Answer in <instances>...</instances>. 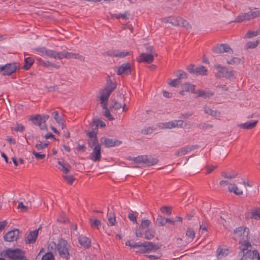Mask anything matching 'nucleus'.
<instances>
[{
	"label": "nucleus",
	"mask_w": 260,
	"mask_h": 260,
	"mask_svg": "<svg viewBox=\"0 0 260 260\" xmlns=\"http://www.w3.org/2000/svg\"><path fill=\"white\" fill-rule=\"evenodd\" d=\"M154 128L152 127H148L141 130V133L143 135L151 134L153 133Z\"/></svg>",
	"instance_id": "59"
},
{
	"label": "nucleus",
	"mask_w": 260,
	"mask_h": 260,
	"mask_svg": "<svg viewBox=\"0 0 260 260\" xmlns=\"http://www.w3.org/2000/svg\"><path fill=\"white\" fill-rule=\"evenodd\" d=\"M51 245H53L57 248L59 255L61 257L66 259H68L69 258L70 253L67 247L68 242L66 240L63 239H60L58 241L57 244L54 242H52L51 243L49 244V246H51L52 248V246Z\"/></svg>",
	"instance_id": "4"
},
{
	"label": "nucleus",
	"mask_w": 260,
	"mask_h": 260,
	"mask_svg": "<svg viewBox=\"0 0 260 260\" xmlns=\"http://www.w3.org/2000/svg\"><path fill=\"white\" fill-rule=\"evenodd\" d=\"M187 71L191 73L197 75H206L207 70L204 66L196 67L193 64H190L187 68Z\"/></svg>",
	"instance_id": "8"
},
{
	"label": "nucleus",
	"mask_w": 260,
	"mask_h": 260,
	"mask_svg": "<svg viewBox=\"0 0 260 260\" xmlns=\"http://www.w3.org/2000/svg\"><path fill=\"white\" fill-rule=\"evenodd\" d=\"M20 231L18 229H14L7 232L4 236V240L7 242L16 241L19 237Z\"/></svg>",
	"instance_id": "10"
},
{
	"label": "nucleus",
	"mask_w": 260,
	"mask_h": 260,
	"mask_svg": "<svg viewBox=\"0 0 260 260\" xmlns=\"http://www.w3.org/2000/svg\"><path fill=\"white\" fill-rule=\"evenodd\" d=\"M41 64L46 68H56V69H59V66H57L53 63H52L49 61L47 60H42L41 61Z\"/></svg>",
	"instance_id": "41"
},
{
	"label": "nucleus",
	"mask_w": 260,
	"mask_h": 260,
	"mask_svg": "<svg viewBox=\"0 0 260 260\" xmlns=\"http://www.w3.org/2000/svg\"><path fill=\"white\" fill-rule=\"evenodd\" d=\"M213 51L216 54H221L224 52L233 53V49L226 44H220L216 45L213 47Z\"/></svg>",
	"instance_id": "9"
},
{
	"label": "nucleus",
	"mask_w": 260,
	"mask_h": 260,
	"mask_svg": "<svg viewBox=\"0 0 260 260\" xmlns=\"http://www.w3.org/2000/svg\"><path fill=\"white\" fill-rule=\"evenodd\" d=\"M110 94L109 92H108L105 89H103L101 91L100 100L101 101V106L106 107V105H108V101Z\"/></svg>",
	"instance_id": "18"
},
{
	"label": "nucleus",
	"mask_w": 260,
	"mask_h": 260,
	"mask_svg": "<svg viewBox=\"0 0 260 260\" xmlns=\"http://www.w3.org/2000/svg\"><path fill=\"white\" fill-rule=\"evenodd\" d=\"M144 163L146 166H151L156 165L158 162L157 158H153L151 156L144 155Z\"/></svg>",
	"instance_id": "20"
},
{
	"label": "nucleus",
	"mask_w": 260,
	"mask_h": 260,
	"mask_svg": "<svg viewBox=\"0 0 260 260\" xmlns=\"http://www.w3.org/2000/svg\"><path fill=\"white\" fill-rule=\"evenodd\" d=\"M128 218L134 223H137V216L135 215L132 211L128 214Z\"/></svg>",
	"instance_id": "55"
},
{
	"label": "nucleus",
	"mask_w": 260,
	"mask_h": 260,
	"mask_svg": "<svg viewBox=\"0 0 260 260\" xmlns=\"http://www.w3.org/2000/svg\"><path fill=\"white\" fill-rule=\"evenodd\" d=\"M112 102L113 103V104L112 106L110 107V108H112L117 110L120 109L121 108V104L115 99L112 100Z\"/></svg>",
	"instance_id": "51"
},
{
	"label": "nucleus",
	"mask_w": 260,
	"mask_h": 260,
	"mask_svg": "<svg viewBox=\"0 0 260 260\" xmlns=\"http://www.w3.org/2000/svg\"><path fill=\"white\" fill-rule=\"evenodd\" d=\"M151 221L149 219H142L141 223V226L142 229H148L151 224Z\"/></svg>",
	"instance_id": "49"
},
{
	"label": "nucleus",
	"mask_w": 260,
	"mask_h": 260,
	"mask_svg": "<svg viewBox=\"0 0 260 260\" xmlns=\"http://www.w3.org/2000/svg\"><path fill=\"white\" fill-rule=\"evenodd\" d=\"M88 146L93 148L96 146L101 145V144L99 143V141L97 137H94L92 138H90L88 141Z\"/></svg>",
	"instance_id": "36"
},
{
	"label": "nucleus",
	"mask_w": 260,
	"mask_h": 260,
	"mask_svg": "<svg viewBox=\"0 0 260 260\" xmlns=\"http://www.w3.org/2000/svg\"><path fill=\"white\" fill-rule=\"evenodd\" d=\"M35 62V59L31 57H28L24 59V64L22 69L25 70H29Z\"/></svg>",
	"instance_id": "28"
},
{
	"label": "nucleus",
	"mask_w": 260,
	"mask_h": 260,
	"mask_svg": "<svg viewBox=\"0 0 260 260\" xmlns=\"http://www.w3.org/2000/svg\"><path fill=\"white\" fill-rule=\"evenodd\" d=\"M144 155L138 156L137 157H133L130 160H132L136 163H144Z\"/></svg>",
	"instance_id": "58"
},
{
	"label": "nucleus",
	"mask_w": 260,
	"mask_h": 260,
	"mask_svg": "<svg viewBox=\"0 0 260 260\" xmlns=\"http://www.w3.org/2000/svg\"><path fill=\"white\" fill-rule=\"evenodd\" d=\"M259 44V41L256 40L253 42H247L245 46V48L246 49H253L256 48Z\"/></svg>",
	"instance_id": "44"
},
{
	"label": "nucleus",
	"mask_w": 260,
	"mask_h": 260,
	"mask_svg": "<svg viewBox=\"0 0 260 260\" xmlns=\"http://www.w3.org/2000/svg\"><path fill=\"white\" fill-rule=\"evenodd\" d=\"M213 125L206 123H201L197 125V127L200 129H207L213 127Z\"/></svg>",
	"instance_id": "48"
},
{
	"label": "nucleus",
	"mask_w": 260,
	"mask_h": 260,
	"mask_svg": "<svg viewBox=\"0 0 260 260\" xmlns=\"http://www.w3.org/2000/svg\"><path fill=\"white\" fill-rule=\"evenodd\" d=\"M250 215V216H249V214H248L246 215V217L256 220L260 219V208L251 210Z\"/></svg>",
	"instance_id": "29"
},
{
	"label": "nucleus",
	"mask_w": 260,
	"mask_h": 260,
	"mask_svg": "<svg viewBox=\"0 0 260 260\" xmlns=\"http://www.w3.org/2000/svg\"><path fill=\"white\" fill-rule=\"evenodd\" d=\"M46 55L54 59H61L60 52H56L53 50L48 49L47 50Z\"/></svg>",
	"instance_id": "27"
},
{
	"label": "nucleus",
	"mask_w": 260,
	"mask_h": 260,
	"mask_svg": "<svg viewBox=\"0 0 260 260\" xmlns=\"http://www.w3.org/2000/svg\"><path fill=\"white\" fill-rule=\"evenodd\" d=\"M167 223L166 218L162 216L159 215L156 220V224L158 226H164Z\"/></svg>",
	"instance_id": "45"
},
{
	"label": "nucleus",
	"mask_w": 260,
	"mask_h": 260,
	"mask_svg": "<svg viewBox=\"0 0 260 260\" xmlns=\"http://www.w3.org/2000/svg\"><path fill=\"white\" fill-rule=\"evenodd\" d=\"M180 82V81L177 78H176L173 80L170 79V81L168 82V84L170 86L172 87H176L178 86Z\"/></svg>",
	"instance_id": "53"
},
{
	"label": "nucleus",
	"mask_w": 260,
	"mask_h": 260,
	"mask_svg": "<svg viewBox=\"0 0 260 260\" xmlns=\"http://www.w3.org/2000/svg\"><path fill=\"white\" fill-rule=\"evenodd\" d=\"M91 126L94 127L95 129H98V127L99 126H100L101 127H105L106 124L103 121H102L99 119H94V120L93 121V122L91 124Z\"/></svg>",
	"instance_id": "32"
},
{
	"label": "nucleus",
	"mask_w": 260,
	"mask_h": 260,
	"mask_svg": "<svg viewBox=\"0 0 260 260\" xmlns=\"http://www.w3.org/2000/svg\"><path fill=\"white\" fill-rule=\"evenodd\" d=\"M204 111L207 114L210 115L214 117H219L220 116V112L217 110H213L210 107L205 106L204 107Z\"/></svg>",
	"instance_id": "25"
},
{
	"label": "nucleus",
	"mask_w": 260,
	"mask_h": 260,
	"mask_svg": "<svg viewBox=\"0 0 260 260\" xmlns=\"http://www.w3.org/2000/svg\"><path fill=\"white\" fill-rule=\"evenodd\" d=\"M228 249L218 248L216 251V256L218 259H221L228 255Z\"/></svg>",
	"instance_id": "34"
},
{
	"label": "nucleus",
	"mask_w": 260,
	"mask_h": 260,
	"mask_svg": "<svg viewBox=\"0 0 260 260\" xmlns=\"http://www.w3.org/2000/svg\"><path fill=\"white\" fill-rule=\"evenodd\" d=\"M39 229L35 230L33 231H30L27 236L26 243H34L36 242V239L38 235Z\"/></svg>",
	"instance_id": "19"
},
{
	"label": "nucleus",
	"mask_w": 260,
	"mask_h": 260,
	"mask_svg": "<svg viewBox=\"0 0 260 260\" xmlns=\"http://www.w3.org/2000/svg\"><path fill=\"white\" fill-rule=\"evenodd\" d=\"M214 68L218 70L215 74L216 77L225 78L230 80L235 78L234 71L229 70L225 67H222L220 64H215Z\"/></svg>",
	"instance_id": "5"
},
{
	"label": "nucleus",
	"mask_w": 260,
	"mask_h": 260,
	"mask_svg": "<svg viewBox=\"0 0 260 260\" xmlns=\"http://www.w3.org/2000/svg\"><path fill=\"white\" fill-rule=\"evenodd\" d=\"M47 49L45 47H38L34 49L36 53L40 54H44L46 55V53Z\"/></svg>",
	"instance_id": "50"
},
{
	"label": "nucleus",
	"mask_w": 260,
	"mask_h": 260,
	"mask_svg": "<svg viewBox=\"0 0 260 260\" xmlns=\"http://www.w3.org/2000/svg\"><path fill=\"white\" fill-rule=\"evenodd\" d=\"M157 55V54L156 53H153V54L142 53L140 55L139 58H137V61L139 62H144L150 63L154 60V56H156Z\"/></svg>",
	"instance_id": "13"
},
{
	"label": "nucleus",
	"mask_w": 260,
	"mask_h": 260,
	"mask_svg": "<svg viewBox=\"0 0 260 260\" xmlns=\"http://www.w3.org/2000/svg\"><path fill=\"white\" fill-rule=\"evenodd\" d=\"M241 59L237 57H235L227 61L229 64H237L240 62Z\"/></svg>",
	"instance_id": "54"
},
{
	"label": "nucleus",
	"mask_w": 260,
	"mask_h": 260,
	"mask_svg": "<svg viewBox=\"0 0 260 260\" xmlns=\"http://www.w3.org/2000/svg\"><path fill=\"white\" fill-rule=\"evenodd\" d=\"M107 54L110 56L123 58L129 55L130 52L125 51H121L117 49L108 51L107 52Z\"/></svg>",
	"instance_id": "16"
},
{
	"label": "nucleus",
	"mask_w": 260,
	"mask_h": 260,
	"mask_svg": "<svg viewBox=\"0 0 260 260\" xmlns=\"http://www.w3.org/2000/svg\"><path fill=\"white\" fill-rule=\"evenodd\" d=\"M175 120L176 122V127L183 128H184L186 127V126H187L186 122H185L181 120Z\"/></svg>",
	"instance_id": "61"
},
{
	"label": "nucleus",
	"mask_w": 260,
	"mask_h": 260,
	"mask_svg": "<svg viewBox=\"0 0 260 260\" xmlns=\"http://www.w3.org/2000/svg\"><path fill=\"white\" fill-rule=\"evenodd\" d=\"M54 259V256L53 254L50 252H47L45 254H44L42 257L41 260H53Z\"/></svg>",
	"instance_id": "56"
},
{
	"label": "nucleus",
	"mask_w": 260,
	"mask_h": 260,
	"mask_svg": "<svg viewBox=\"0 0 260 260\" xmlns=\"http://www.w3.org/2000/svg\"><path fill=\"white\" fill-rule=\"evenodd\" d=\"M144 245L147 252L153 250H158L160 248L161 245L159 244H155L150 242H145L143 243Z\"/></svg>",
	"instance_id": "22"
},
{
	"label": "nucleus",
	"mask_w": 260,
	"mask_h": 260,
	"mask_svg": "<svg viewBox=\"0 0 260 260\" xmlns=\"http://www.w3.org/2000/svg\"><path fill=\"white\" fill-rule=\"evenodd\" d=\"M58 164L60 166L58 168L64 174H68L70 171V166L63 161H58Z\"/></svg>",
	"instance_id": "30"
},
{
	"label": "nucleus",
	"mask_w": 260,
	"mask_h": 260,
	"mask_svg": "<svg viewBox=\"0 0 260 260\" xmlns=\"http://www.w3.org/2000/svg\"><path fill=\"white\" fill-rule=\"evenodd\" d=\"M163 21L165 23H170L174 26H179L180 25V21H181V17L170 16L163 18Z\"/></svg>",
	"instance_id": "17"
},
{
	"label": "nucleus",
	"mask_w": 260,
	"mask_h": 260,
	"mask_svg": "<svg viewBox=\"0 0 260 260\" xmlns=\"http://www.w3.org/2000/svg\"><path fill=\"white\" fill-rule=\"evenodd\" d=\"M28 120L31 121L34 124L39 126L41 129L44 130L47 129V125L46 123L42 121L41 115L37 114L35 116H31L29 118Z\"/></svg>",
	"instance_id": "11"
},
{
	"label": "nucleus",
	"mask_w": 260,
	"mask_h": 260,
	"mask_svg": "<svg viewBox=\"0 0 260 260\" xmlns=\"http://www.w3.org/2000/svg\"><path fill=\"white\" fill-rule=\"evenodd\" d=\"M108 105H106V107L104 106H101L103 109L105 110L103 115L105 116L109 120L111 121L114 119V118L110 113L109 109L107 107Z\"/></svg>",
	"instance_id": "37"
},
{
	"label": "nucleus",
	"mask_w": 260,
	"mask_h": 260,
	"mask_svg": "<svg viewBox=\"0 0 260 260\" xmlns=\"http://www.w3.org/2000/svg\"><path fill=\"white\" fill-rule=\"evenodd\" d=\"M52 116L54 120L59 125L62 124V122H65V120L61 117L59 116L58 112L57 111H54L52 113Z\"/></svg>",
	"instance_id": "40"
},
{
	"label": "nucleus",
	"mask_w": 260,
	"mask_h": 260,
	"mask_svg": "<svg viewBox=\"0 0 260 260\" xmlns=\"http://www.w3.org/2000/svg\"><path fill=\"white\" fill-rule=\"evenodd\" d=\"M19 67V64L17 62H13L11 63H7L3 66L4 70H3V75L10 76L14 73Z\"/></svg>",
	"instance_id": "7"
},
{
	"label": "nucleus",
	"mask_w": 260,
	"mask_h": 260,
	"mask_svg": "<svg viewBox=\"0 0 260 260\" xmlns=\"http://www.w3.org/2000/svg\"><path fill=\"white\" fill-rule=\"evenodd\" d=\"M252 245L250 242L244 243L239 247V255L241 256L239 260H260L259 253L257 250H251Z\"/></svg>",
	"instance_id": "1"
},
{
	"label": "nucleus",
	"mask_w": 260,
	"mask_h": 260,
	"mask_svg": "<svg viewBox=\"0 0 260 260\" xmlns=\"http://www.w3.org/2000/svg\"><path fill=\"white\" fill-rule=\"evenodd\" d=\"M199 147V146L198 145H194L191 146H185L181 148L180 149L176 151L175 153V155L177 156H181L185 155L189 152L197 149Z\"/></svg>",
	"instance_id": "12"
},
{
	"label": "nucleus",
	"mask_w": 260,
	"mask_h": 260,
	"mask_svg": "<svg viewBox=\"0 0 260 260\" xmlns=\"http://www.w3.org/2000/svg\"><path fill=\"white\" fill-rule=\"evenodd\" d=\"M229 191L231 192H234L236 195H241L243 193L242 190L238 188L235 184H230L229 186Z\"/></svg>",
	"instance_id": "31"
},
{
	"label": "nucleus",
	"mask_w": 260,
	"mask_h": 260,
	"mask_svg": "<svg viewBox=\"0 0 260 260\" xmlns=\"http://www.w3.org/2000/svg\"><path fill=\"white\" fill-rule=\"evenodd\" d=\"M79 57V54H76L72 52H69L66 50H63L62 51L60 52L61 59H62L63 58L67 59L77 58Z\"/></svg>",
	"instance_id": "23"
},
{
	"label": "nucleus",
	"mask_w": 260,
	"mask_h": 260,
	"mask_svg": "<svg viewBox=\"0 0 260 260\" xmlns=\"http://www.w3.org/2000/svg\"><path fill=\"white\" fill-rule=\"evenodd\" d=\"M116 83L112 81L111 79H110L107 81V85L104 89L111 94V93L116 88Z\"/></svg>",
	"instance_id": "24"
},
{
	"label": "nucleus",
	"mask_w": 260,
	"mask_h": 260,
	"mask_svg": "<svg viewBox=\"0 0 260 260\" xmlns=\"http://www.w3.org/2000/svg\"><path fill=\"white\" fill-rule=\"evenodd\" d=\"M100 142L102 145L107 148L119 146L122 143V142L120 140L106 138L105 137L101 138Z\"/></svg>",
	"instance_id": "6"
},
{
	"label": "nucleus",
	"mask_w": 260,
	"mask_h": 260,
	"mask_svg": "<svg viewBox=\"0 0 260 260\" xmlns=\"http://www.w3.org/2000/svg\"><path fill=\"white\" fill-rule=\"evenodd\" d=\"M63 178L70 185H72L73 184L75 180V178L73 177V176L71 175H63Z\"/></svg>",
	"instance_id": "63"
},
{
	"label": "nucleus",
	"mask_w": 260,
	"mask_h": 260,
	"mask_svg": "<svg viewBox=\"0 0 260 260\" xmlns=\"http://www.w3.org/2000/svg\"><path fill=\"white\" fill-rule=\"evenodd\" d=\"M91 240L87 237H82V247L88 249L91 247Z\"/></svg>",
	"instance_id": "35"
},
{
	"label": "nucleus",
	"mask_w": 260,
	"mask_h": 260,
	"mask_svg": "<svg viewBox=\"0 0 260 260\" xmlns=\"http://www.w3.org/2000/svg\"><path fill=\"white\" fill-rule=\"evenodd\" d=\"M57 220V221L62 223H66L69 221V219L64 214L60 215Z\"/></svg>",
	"instance_id": "62"
},
{
	"label": "nucleus",
	"mask_w": 260,
	"mask_h": 260,
	"mask_svg": "<svg viewBox=\"0 0 260 260\" xmlns=\"http://www.w3.org/2000/svg\"><path fill=\"white\" fill-rule=\"evenodd\" d=\"M89 223L92 228L96 229L98 230L100 229V226H101V222L99 219H89Z\"/></svg>",
	"instance_id": "39"
},
{
	"label": "nucleus",
	"mask_w": 260,
	"mask_h": 260,
	"mask_svg": "<svg viewBox=\"0 0 260 260\" xmlns=\"http://www.w3.org/2000/svg\"><path fill=\"white\" fill-rule=\"evenodd\" d=\"M196 93L198 94L197 97H202L204 99L210 98L214 94V92L210 90H198Z\"/></svg>",
	"instance_id": "21"
},
{
	"label": "nucleus",
	"mask_w": 260,
	"mask_h": 260,
	"mask_svg": "<svg viewBox=\"0 0 260 260\" xmlns=\"http://www.w3.org/2000/svg\"><path fill=\"white\" fill-rule=\"evenodd\" d=\"M1 255L4 257L8 258L9 260H27L25 256V252L19 248H8L4 250Z\"/></svg>",
	"instance_id": "2"
},
{
	"label": "nucleus",
	"mask_w": 260,
	"mask_h": 260,
	"mask_svg": "<svg viewBox=\"0 0 260 260\" xmlns=\"http://www.w3.org/2000/svg\"><path fill=\"white\" fill-rule=\"evenodd\" d=\"M186 236L188 238V241H192L195 236L194 231L191 228H188L186 233Z\"/></svg>",
	"instance_id": "47"
},
{
	"label": "nucleus",
	"mask_w": 260,
	"mask_h": 260,
	"mask_svg": "<svg viewBox=\"0 0 260 260\" xmlns=\"http://www.w3.org/2000/svg\"><path fill=\"white\" fill-rule=\"evenodd\" d=\"M259 33H260V29H258L255 31L249 30L245 35L244 38L250 39L257 36Z\"/></svg>",
	"instance_id": "43"
},
{
	"label": "nucleus",
	"mask_w": 260,
	"mask_h": 260,
	"mask_svg": "<svg viewBox=\"0 0 260 260\" xmlns=\"http://www.w3.org/2000/svg\"><path fill=\"white\" fill-rule=\"evenodd\" d=\"M90 154V159L94 162L99 161L101 158V146L98 145L93 147Z\"/></svg>",
	"instance_id": "15"
},
{
	"label": "nucleus",
	"mask_w": 260,
	"mask_h": 260,
	"mask_svg": "<svg viewBox=\"0 0 260 260\" xmlns=\"http://www.w3.org/2000/svg\"><path fill=\"white\" fill-rule=\"evenodd\" d=\"M258 122L257 120L253 121H247L244 123H242L239 125V126L243 129H250L254 127Z\"/></svg>",
	"instance_id": "26"
},
{
	"label": "nucleus",
	"mask_w": 260,
	"mask_h": 260,
	"mask_svg": "<svg viewBox=\"0 0 260 260\" xmlns=\"http://www.w3.org/2000/svg\"><path fill=\"white\" fill-rule=\"evenodd\" d=\"M249 229L246 228H243L242 226L236 228L234 231L233 239L235 240L239 239V243L241 245L249 241V238L248 237Z\"/></svg>",
	"instance_id": "3"
},
{
	"label": "nucleus",
	"mask_w": 260,
	"mask_h": 260,
	"mask_svg": "<svg viewBox=\"0 0 260 260\" xmlns=\"http://www.w3.org/2000/svg\"><path fill=\"white\" fill-rule=\"evenodd\" d=\"M133 248H139V250L137 251V252H139L141 253H144L147 252V250L146 249V248L145 247L144 245L143 244V243H135L134 245L133 246Z\"/></svg>",
	"instance_id": "42"
},
{
	"label": "nucleus",
	"mask_w": 260,
	"mask_h": 260,
	"mask_svg": "<svg viewBox=\"0 0 260 260\" xmlns=\"http://www.w3.org/2000/svg\"><path fill=\"white\" fill-rule=\"evenodd\" d=\"M25 126L22 124L16 123V126L13 128V130L15 132H23L25 130Z\"/></svg>",
	"instance_id": "57"
},
{
	"label": "nucleus",
	"mask_w": 260,
	"mask_h": 260,
	"mask_svg": "<svg viewBox=\"0 0 260 260\" xmlns=\"http://www.w3.org/2000/svg\"><path fill=\"white\" fill-rule=\"evenodd\" d=\"M155 235V231L152 229H148L145 233V238L147 240L152 239Z\"/></svg>",
	"instance_id": "38"
},
{
	"label": "nucleus",
	"mask_w": 260,
	"mask_h": 260,
	"mask_svg": "<svg viewBox=\"0 0 260 260\" xmlns=\"http://www.w3.org/2000/svg\"><path fill=\"white\" fill-rule=\"evenodd\" d=\"M109 215L110 216L108 217L109 225L111 226L114 225L116 222V217L115 216V214L114 213L112 214V213H110Z\"/></svg>",
	"instance_id": "52"
},
{
	"label": "nucleus",
	"mask_w": 260,
	"mask_h": 260,
	"mask_svg": "<svg viewBox=\"0 0 260 260\" xmlns=\"http://www.w3.org/2000/svg\"><path fill=\"white\" fill-rule=\"evenodd\" d=\"M195 85L187 82L183 85L182 89H184V90L187 92L195 93Z\"/></svg>",
	"instance_id": "33"
},
{
	"label": "nucleus",
	"mask_w": 260,
	"mask_h": 260,
	"mask_svg": "<svg viewBox=\"0 0 260 260\" xmlns=\"http://www.w3.org/2000/svg\"><path fill=\"white\" fill-rule=\"evenodd\" d=\"M177 78L179 80H181L182 79H186L187 78V74L183 71L182 70H178L175 73Z\"/></svg>",
	"instance_id": "46"
},
{
	"label": "nucleus",
	"mask_w": 260,
	"mask_h": 260,
	"mask_svg": "<svg viewBox=\"0 0 260 260\" xmlns=\"http://www.w3.org/2000/svg\"><path fill=\"white\" fill-rule=\"evenodd\" d=\"M176 122L175 120L166 122L164 124L165 125V127L167 128H172L175 127L176 126Z\"/></svg>",
	"instance_id": "60"
},
{
	"label": "nucleus",
	"mask_w": 260,
	"mask_h": 260,
	"mask_svg": "<svg viewBox=\"0 0 260 260\" xmlns=\"http://www.w3.org/2000/svg\"><path fill=\"white\" fill-rule=\"evenodd\" d=\"M132 73L131 65L129 63L127 62L122 64L119 66L116 71L118 75H128Z\"/></svg>",
	"instance_id": "14"
},
{
	"label": "nucleus",
	"mask_w": 260,
	"mask_h": 260,
	"mask_svg": "<svg viewBox=\"0 0 260 260\" xmlns=\"http://www.w3.org/2000/svg\"><path fill=\"white\" fill-rule=\"evenodd\" d=\"M179 26H183L187 29L191 28V25L186 20L182 18L181 21H180V25Z\"/></svg>",
	"instance_id": "64"
}]
</instances>
